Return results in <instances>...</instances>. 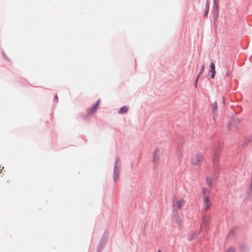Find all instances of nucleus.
Returning a JSON list of instances; mask_svg holds the SVG:
<instances>
[{"label": "nucleus", "instance_id": "1", "mask_svg": "<svg viewBox=\"0 0 252 252\" xmlns=\"http://www.w3.org/2000/svg\"><path fill=\"white\" fill-rule=\"evenodd\" d=\"M203 160V156L202 154L197 153L193 155L190 159L192 166H200Z\"/></svg>", "mask_w": 252, "mask_h": 252}, {"label": "nucleus", "instance_id": "2", "mask_svg": "<svg viewBox=\"0 0 252 252\" xmlns=\"http://www.w3.org/2000/svg\"><path fill=\"white\" fill-rule=\"evenodd\" d=\"M121 167V161L120 158H117L115 161V168L114 170V181H117L120 173V169Z\"/></svg>", "mask_w": 252, "mask_h": 252}, {"label": "nucleus", "instance_id": "3", "mask_svg": "<svg viewBox=\"0 0 252 252\" xmlns=\"http://www.w3.org/2000/svg\"><path fill=\"white\" fill-rule=\"evenodd\" d=\"M185 203V200L184 199H177L174 198L173 201V207L176 210H180Z\"/></svg>", "mask_w": 252, "mask_h": 252}, {"label": "nucleus", "instance_id": "4", "mask_svg": "<svg viewBox=\"0 0 252 252\" xmlns=\"http://www.w3.org/2000/svg\"><path fill=\"white\" fill-rule=\"evenodd\" d=\"M210 197H204V209L205 210H207L211 206V202L209 199Z\"/></svg>", "mask_w": 252, "mask_h": 252}, {"label": "nucleus", "instance_id": "5", "mask_svg": "<svg viewBox=\"0 0 252 252\" xmlns=\"http://www.w3.org/2000/svg\"><path fill=\"white\" fill-rule=\"evenodd\" d=\"M206 188H203L202 189V193L203 195V198L210 197L211 193V189Z\"/></svg>", "mask_w": 252, "mask_h": 252}, {"label": "nucleus", "instance_id": "6", "mask_svg": "<svg viewBox=\"0 0 252 252\" xmlns=\"http://www.w3.org/2000/svg\"><path fill=\"white\" fill-rule=\"evenodd\" d=\"M219 153L215 152L214 158L213 159V164L215 166H218L219 165Z\"/></svg>", "mask_w": 252, "mask_h": 252}, {"label": "nucleus", "instance_id": "7", "mask_svg": "<svg viewBox=\"0 0 252 252\" xmlns=\"http://www.w3.org/2000/svg\"><path fill=\"white\" fill-rule=\"evenodd\" d=\"M209 72L211 73V78H214L216 74L215 65L214 63H211L210 64V68L209 70Z\"/></svg>", "mask_w": 252, "mask_h": 252}, {"label": "nucleus", "instance_id": "8", "mask_svg": "<svg viewBox=\"0 0 252 252\" xmlns=\"http://www.w3.org/2000/svg\"><path fill=\"white\" fill-rule=\"evenodd\" d=\"M99 103H100V100H98L97 101V102L94 105L93 107H92V108L90 110V112L91 113L94 112L95 110L98 108V106L99 104Z\"/></svg>", "mask_w": 252, "mask_h": 252}, {"label": "nucleus", "instance_id": "9", "mask_svg": "<svg viewBox=\"0 0 252 252\" xmlns=\"http://www.w3.org/2000/svg\"><path fill=\"white\" fill-rule=\"evenodd\" d=\"M128 110V108L126 106H124L121 107L119 110V113L120 114H124L125 113H126Z\"/></svg>", "mask_w": 252, "mask_h": 252}, {"label": "nucleus", "instance_id": "10", "mask_svg": "<svg viewBox=\"0 0 252 252\" xmlns=\"http://www.w3.org/2000/svg\"><path fill=\"white\" fill-rule=\"evenodd\" d=\"M204 68H205V66H204V64H203L201 66V70H200V72L199 73L197 77V78H196V82H197L198 79V78L200 76V75L203 73V71H204Z\"/></svg>", "mask_w": 252, "mask_h": 252}, {"label": "nucleus", "instance_id": "11", "mask_svg": "<svg viewBox=\"0 0 252 252\" xmlns=\"http://www.w3.org/2000/svg\"><path fill=\"white\" fill-rule=\"evenodd\" d=\"M212 108L213 111V113H215V112L217 109V104L216 102H215L214 103L212 104Z\"/></svg>", "mask_w": 252, "mask_h": 252}, {"label": "nucleus", "instance_id": "12", "mask_svg": "<svg viewBox=\"0 0 252 252\" xmlns=\"http://www.w3.org/2000/svg\"><path fill=\"white\" fill-rule=\"evenodd\" d=\"M206 182H207V184L209 185V186H210V188H211V185H212V180H211V179L210 178H206Z\"/></svg>", "mask_w": 252, "mask_h": 252}, {"label": "nucleus", "instance_id": "13", "mask_svg": "<svg viewBox=\"0 0 252 252\" xmlns=\"http://www.w3.org/2000/svg\"><path fill=\"white\" fill-rule=\"evenodd\" d=\"M226 252H235V249L233 247H230L226 250Z\"/></svg>", "mask_w": 252, "mask_h": 252}, {"label": "nucleus", "instance_id": "14", "mask_svg": "<svg viewBox=\"0 0 252 252\" xmlns=\"http://www.w3.org/2000/svg\"><path fill=\"white\" fill-rule=\"evenodd\" d=\"M207 218H205V217H204V218H203V222H202V224H201V227H202L203 226V223L205 224L206 223V222H207Z\"/></svg>", "mask_w": 252, "mask_h": 252}, {"label": "nucleus", "instance_id": "15", "mask_svg": "<svg viewBox=\"0 0 252 252\" xmlns=\"http://www.w3.org/2000/svg\"><path fill=\"white\" fill-rule=\"evenodd\" d=\"M3 55L4 57L6 60H8V59L7 58V57H6V55H5L4 53H3Z\"/></svg>", "mask_w": 252, "mask_h": 252}, {"label": "nucleus", "instance_id": "16", "mask_svg": "<svg viewBox=\"0 0 252 252\" xmlns=\"http://www.w3.org/2000/svg\"><path fill=\"white\" fill-rule=\"evenodd\" d=\"M55 98L56 99H58V97L57 95H55Z\"/></svg>", "mask_w": 252, "mask_h": 252}, {"label": "nucleus", "instance_id": "17", "mask_svg": "<svg viewBox=\"0 0 252 252\" xmlns=\"http://www.w3.org/2000/svg\"><path fill=\"white\" fill-rule=\"evenodd\" d=\"M208 13V11L205 13V14L207 15Z\"/></svg>", "mask_w": 252, "mask_h": 252}, {"label": "nucleus", "instance_id": "18", "mask_svg": "<svg viewBox=\"0 0 252 252\" xmlns=\"http://www.w3.org/2000/svg\"><path fill=\"white\" fill-rule=\"evenodd\" d=\"M158 252H161V251H160V250H158Z\"/></svg>", "mask_w": 252, "mask_h": 252}, {"label": "nucleus", "instance_id": "19", "mask_svg": "<svg viewBox=\"0 0 252 252\" xmlns=\"http://www.w3.org/2000/svg\"><path fill=\"white\" fill-rule=\"evenodd\" d=\"M193 238V236H191V239H192Z\"/></svg>", "mask_w": 252, "mask_h": 252}, {"label": "nucleus", "instance_id": "20", "mask_svg": "<svg viewBox=\"0 0 252 252\" xmlns=\"http://www.w3.org/2000/svg\"><path fill=\"white\" fill-rule=\"evenodd\" d=\"M154 158H156V157H155V156L154 155Z\"/></svg>", "mask_w": 252, "mask_h": 252}]
</instances>
